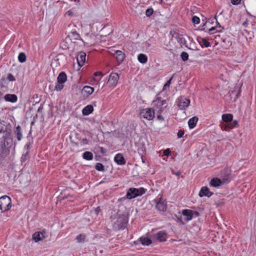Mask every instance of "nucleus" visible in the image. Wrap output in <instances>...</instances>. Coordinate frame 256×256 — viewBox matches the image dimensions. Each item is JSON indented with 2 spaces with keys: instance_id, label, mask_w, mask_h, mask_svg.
<instances>
[{
  "instance_id": "obj_53",
  "label": "nucleus",
  "mask_w": 256,
  "mask_h": 256,
  "mask_svg": "<svg viewBox=\"0 0 256 256\" xmlns=\"http://www.w3.org/2000/svg\"><path fill=\"white\" fill-rule=\"evenodd\" d=\"M156 239L160 240V232H157L156 234Z\"/></svg>"
},
{
  "instance_id": "obj_32",
  "label": "nucleus",
  "mask_w": 256,
  "mask_h": 256,
  "mask_svg": "<svg viewBox=\"0 0 256 256\" xmlns=\"http://www.w3.org/2000/svg\"><path fill=\"white\" fill-rule=\"evenodd\" d=\"M40 233L42 236V240L48 238V232L46 230H42L40 232Z\"/></svg>"
},
{
  "instance_id": "obj_2",
  "label": "nucleus",
  "mask_w": 256,
  "mask_h": 256,
  "mask_svg": "<svg viewBox=\"0 0 256 256\" xmlns=\"http://www.w3.org/2000/svg\"><path fill=\"white\" fill-rule=\"evenodd\" d=\"M128 218L124 214L120 215L114 223V226L118 230H124L128 222Z\"/></svg>"
},
{
  "instance_id": "obj_1",
  "label": "nucleus",
  "mask_w": 256,
  "mask_h": 256,
  "mask_svg": "<svg viewBox=\"0 0 256 256\" xmlns=\"http://www.w3.org/2000/svg\"><path fill=\"white\" fill-rule=\"evenodd\" d=\"M146 190V189L142 187L138 188H132L128 190L126 196L128 199L130 200L142 195Z\"/></svg>"
},
{
  "instance_id": "obj_20",
  "label": "nucleus",
  "mask_w": 256,
  "mask_h": 256,
  "mask_svg": "<svg viewBox=\"0 0 256 256\" xmlns=\"http://www.w3.org/2000/svg\"><path fill=\"white\" fill-rule=\"evenodd\" d=\"M198 118L196 116H194L190 118L188 122V124L190 128H194L198 122Z\"/></svg>"
},
{
  "instance_id": "obj_51",
  "label": "nucleus",
  "mask_w": 256,
  "mask_h": 256,
  "mask_svg": "<svg viewBox=\"0 0 256 256\" xmlns=\"http://www.w3.org/2000/svg\"><path fill=\"white\" fill-rule=\"evenodd\" d=\"M166 240V237L164 236L162 234H161V242H165Z\"/></svg>"
},
{
  "instance_id": "obj_12",
  "label": "nucleus",
  "mask_w": 256,
  "mask_h": 256,
  "mask_svg": "<svg viewBox=\"0 0 256 256\" xmlns=\"http://www.w3.org/2000/svg\"><path fill=\"white\" fill-rule=\"evenodd\" d=\"M212 194V192H210L208 188L206 186H203L200 190L198 195L200 197L204 196L210 197Z\"/></svg>"
},
{
  "instance_id": "obj_11",
  "label": "nucleus",
  "mask_w": 256,
  "mask_h": 256,
  "mask_svg": "<svg viewBox=\"0 0 256 256\" xmlns=\"http://www.w3.org/2000/svg\"><path fill=\"white\" fill-rule=\"evenodd\" d=\"M114 161L118 165H124L126 163V160L120 153H118L115 156Z\"/></svg>"
},
{
  "instance_id": "obj_60",
  "label": "nucleus",
  "mask_w": 256,
  "mask_h": 256,
  "mask_svg": "<svg viewBox=\"0 0 256 256\" xmlns=\"http://www.w3.org/2000/svg\"><path fill=\"white\" fill-rule=\"evenodd\" d=\"M160 119H161V120H163L164 118L161 116Z\"/></svg>"
},
{
  "instance_id": "obj_13",
  "label": "nucleus",
  "mask_w": 256,
  "mask_h": 256,
  "mask_svg": "<svg viewBox=\"0 0 256 256\" xmlns=\"http://www.w3.org/2000/svg\"><path fill=\"white\" fill-rule=\"evenodd\" d=\"M4 99L6 102L14 103L17 102L18 97L14 94H6L4 96Z\"/></svg>"
},
{
  "instance_id": "obj_43",
  "label": "nucleus",
  "mask_w": 256,
  "mask_h": 256,
  "mask_svg": "<svg viewBox=\"0 0 256 256\" xmlns=\"http://www.w3.org/2000/svg\"><path fill=\"white\" fill-rule=\"evenodd\" d=\"M100 152L102 154H105L107 152V150L106 148H104L103 147H100Z\"/></svg>"
},
{
  "instance_id": "obj_35",
  "label": "nucleus",
  "mask_w": 256,
  "mask_h": 256,
  "mask_svg": "<svg viewBox=\"0 0 256 256\" xmlns=\"http://www.w3.org/2000/svg\"><path fill=\"white\" fill-rule=\"evenodd\" d=\"M166 202H165V200L163 201L162 200L161 198V210H162V211H165L166 210Z\"/></svg>"
},
{
  "instance_id": "obj_61",
  "label": "nucleus",
  "mask_w": 256,
  "mask_h": 256,
  "mask_svg": "<svg viewBox=\"0 0 256 256\" xmlns=\"http://www.w3.org/2000/svg\"><path fill=\"white\" fill-rule=\"evenodd\" d=\"M166 106H167V105H166V106H164V108H166Z\"/></svg>"
},
{
  "instance_id": "obj_8",
  "label": "nucleus",
  "mask_w": 256,
  "mask_h": 256,
  "mask_svg": "<svg viewBox=\"0 0 256 256\" xmlns=\"http://www.w3.org/2000/svg\"><path fill=\"white\" fill-rule=\"evenodd\" d=\"M228 182V179L220 180L218 178H213L210 182V185L214 187H217L222 184L226 183Z\"/></svg>"
},
{
  "instance_id": "obj_40",
  "label": "nucleus",
  "mask_w": 256,
  "mask_h": 256,
  "mask_svg": "<svg viewBox=\"0 0 256 256\" xmlns=\"http://www.w3.org/2000/svg\"><path fill=\"white\" fill-rule=\"evenodd\" d=\"M170 153V151L169 148L166 149L164 150V155L166 156H168Z\"/></svg>"
},
{
  "instance_id": "obj_17",
  "label": "nucleus",
  "mask_w": 256,
  "mask_h": 256,
  "mask_svg": "<svg viewBox=\"0 0 256 256\" xmlns=\"http://www.w3.org/2000/svg\"><path fill=\"white\" fill-rule=\"evenodd\" d=\"M182 214L186 217V220L188 221L192 219V212L189 210H182Z\"/></svg>"
},
{
  "instance_id": "obj_47",
  "label": "nucleus",
  "mask_w": 256,
  "mask_h": 256,
  "mask_svg": "<svg viewBox=\"0 0 256 256\" xmlns=\"http://www.w3.org/2000/svg\"><path fill=\"white\" fill-rule=\"evenodd\" d=\"M82 142H83L84 144H88V140L87 138H82Z\"/></svg>"
},
{
  "instance_id": "obj_34",
  "label": "nucleus",
  "mask_w": 256,
  "mask_h": 256,
  "mask_svg": "<svg viewBox=\"0 0 256 256\" xmlns=\"http://www.w3.org/2000/svg\"><path fill=\"white\" fill-rule=\"evenodd\" d=\"M181 58L182 59V60L184 62L186 61V60H188V54L185 52H183L182 54H181Z\"/></svg>"
},
{
  "instance_id": "obj_21",
  "label": "nucleus",
  "mask_w": 256,
  "mask_h": 256,
  "mask_svg": "<svg viewBox=\"0 0 256 256\" xmlns=\"http://www.w3.org/2000/svg\"><path fill=\"white\" fill-rule=\"evenodd\" d=\"M198 40L202 46H204L206 48H208L210 46V42H208L207 39L205 38H198Z\"/></svg>"
},
{
  "instance_id": "obj_59",
  "label": "nucleus",
  "mask_w": 256,
  "mask_h": 256,
  "mask_svg": "<svg viewBox=\"0 0 256 256\" xmlns=\"http://www.w3.org/2000/svg\"><path fill=\"white\" fill-rule=\"evenodd\" d=\"M157 118H158V119H160V114H158V115H157Z\"/></svg>"
},
{
  "instance_id": "obj_46",
  "label": "nucleus",
  "mask_w": 256,
  "mask_h": 256,
  "mask_svg": "<svg viewBox=\"0 0 256 256\" xmlns=\"http://www.w3.org/2000/svg\"><path fill=\"white\" fill-rule=\"evenodd\" d=\"M66 13L68 16H72L73 15V11L72 10H68L66 12Z\"/></svg>"
},
{
  "instance_id": "obj_54",
  "label": "nucleus",
  "mask_w": 256,
  "mask_h": 256,
  "mask_svg": "<svg viewBox=\"0 0 256 256\" xmlns=\"http://www.w3.org/2000/svg\"><path fill=\"white\" fill-rule=\"evenodd\" d=\"M215 29V28L214 27H212V28H210L209 29V32L210 33V34H212L213 32L212 31Z\"/></svg>"
},
{
  "instance_id": "obj_5",
  "label": "nucleus",
  "mask_w": 256,
  "mask_h": 256,
  "mask_svg": "<svg viewBox=\"0 0 256 256\" xmlns=\"http://www.w3.org/2000/svg\"><path fill=\"white\" fill-rule=\"evenodd\" d=\"M120 76L117 73L112 72L107 82L108 86L110 88H114L116 86Z\"/></svg>"
},
{
  "instance_id": "obj_4",
  "label": "nucleus",
  "mask_w": 256,
  "mask_h": 256,
  "mask_svg": "<svg viewBox=\"0 0 256 256\" xmlns=\"http://www.w3.org/2000/svg\"><path fill=\"white\" fill-rule=\"evenodd\" d=\"M67 80V76L65 72H60L57 77V82L56 83L54 90L60 91L64 87V84Z\"/></svg>"
},
{
  "instance_id": "obj_50",
  "label": "nucleus",
  "mask_w": 256,
  "mask_h": 256,
  "mask_svg": "<svg viewBox=\"0 0 256 256\" xmlns=\"http://www.w3.org/2000/svg\"><path fill=\"white\" fill-rule=\"evenodd\" d=\"M100 208L98 206V207H97L96 209V214H98L99 212L100 211Z\"/></svg>"
},
{
  "instance_id": "obj_15",
  "label": "nucleus",
  "mask_w": 256,
  "mask_h": 256,
  "mask_svg": "<svg viewBox=\"0 0 256 256\" xmlns=\"http://www.w3.org/2000/svg\"><path fill=\"white\" fill-rule=\"evenodd\" d=\"M115 53L117 61L120 63L122 62L125 58L124 53L121 50H116Z\"/></svg>"
},
{
  "instance_id": "obj_6",
  "label": "nucleus",
  "mask_w": 256,
  "mask_h": 256,
  "mask_svg": "<svg viewBox=\"0 0 256 256\" xmlns=\"http://www.w3.org/2000/svg\"><path fill=\"white\" fill-rule=\"evenodd\" d=\"M140 116L148 120H152L154 116V112L152 108H144L142 110Z\"/></svg>"
},
{
  "instance_id": "obj_33",
  "label": "nucleus",
  "mask_w": 256,
  "mask_h": 256,
  "mask_svg": "<svg viewBox=\"0 0 256 256\" xmlns=\"http://www.w3.org/2000/svg\"><path fill=\"white\" fill-rule=\"evenodd\" d=\"M95 168L98 171L104 172V166L100 162H98L96 164Z\"/></svg>"
},
{
  "instance_id": "obj_56",
  "label": "nucleus",
  "mask_w": 256,
  "mask_h": 256,
  "mask_svg": "<svg viewBox=\"0 0 256 256\" xmlns=\"http://www.w3.org/2000/svg\"><path fill=\"white\" fill-rule=\"evenodd\" d=\"M3 94L0 90V100L2 98Z\"/></svg>"
},
{
  "instance_id": "obj_16",
  "label": "nucleus",
  "mask_w": 256,
  "mask_h": 256,
  "mask_svg": "<svg viewBox=\"0 0 256 256\" xmlns=\"http://www.w3.org/2000/svg\"><path fill=\"white\" fill-rule=\"evenodd\" d=\"M94 108L92 105H88L83 108L82 110V114L88 116L92 112Z\"/></svg>"
},
{
  "instance_id": "obj_42",
  "label": "nucleus",
  "mask_w": 256,
  "mask_h": 256,
  "mask_svg": "<svg viewBox=\"0 0 256 256\" xmlns=\"http://www.w3.org/2000/svg\"><path fill=\"white\" fill-rule=\"evenodd\" d=\"M8 140H10V142H12V139L11 138H5V140H4V146H6V143H5V142H6V145H7V146H8Z\"/></svg>"
},
{
  "instance_id": "obj_19",
  "label": "nucleus",
  "mask_w": 256,
  "mask_h": 256,
  "mask_svg": "<svg viewBox=\"0 0 256 256\" xmlns=\"http://www.w3.org/2000/svg\"><path fill=\"white\" fill-rule=\"evenodd\" d=\"M140 241L141 244L144 246H148L152 244V240L150 238L146 236L140 238Z\"/></svg>"
},
{
  "instance_id": "obj_31",
  "label": "nucleus",
  "mask_w": 256,
  "mask_h": 256,
  "mask_svg": "<svg viewBox=\"0 0 256 256\" xmlns=\"http://www.w3.org/2000/svg\"><path fill=\"white\" fill-rule=\"evenodd\" d=\"M68 28L70 30V31L68 32H78L77 26L74 24H68Z\"/></svg>"
},
{
  "instance_id": "obj_3",
  "label": "nucleus",
  "mask_w": 256,
  "mask_h": 256,
  "mask_svg": "<svg viewBox=\"0 0 256 256\" xmlns=\"http://www.w3.org/2000/svg\"><path fill=\"white\" fill-rule=\"evenodd\" d=\"M12 207V200L10 197L4 196L0 198V210L2 212L9 210Z\"/></svg>"
},
{
  "instance_id": "obj_55",
  "label": "nucleus",
  "mask_w": 256,
  "mask_h": 256,
  "mask_svg": "<svg viewBox=\"0 0 256 256\" xmlns=\"http://www.w3.org/2000/svg\"><path fill=\"white\" fill-rule=\"evenodd\" d=\"M62 48H63V49H66H66H68V48H69L68 46H67V45H64V46H62Z\"/></svg>"
},
{
  "instance_id": "obj_36",
  "label": "nucleus",
  "mask_w": 256,
  "mask_h": 256,
  "mask_svg": "<svg viewBox=\"0 0 256 256\" xmlns=\"http://www.w3.org/2000/svg\"><path fill=\"white\" fill-rule=\"evenodd\" d=\"M154 12V10L152 8H148L146 10V15L147 16H148L150 17V16H151L152 14Z\"/></svg>"
},
{
  "instance_id": "obj_14",
  "label": "nucleus",
  "mask_w": 256,
  "mask_h": 256,
  "mask_svg": "<svg viewBox=\"0 0 256 256\" xmlns=\"http://www.w3.org/2000/svg\"><path fill=\"white\" fill-rule=\"evenodd\" d=\"M94 88L90 86H86L82 90V93L86 94V96H89L94 92Z\"/></svg>"
},
{
  "instance_id": "obj_41",
  "label": "nucleus",
  "mask_w": 256,
  "mask_h": 256,
  "mask_svg": "<svg viewBox=\"0 0 256 256\" xmlns=\"http://www.w3.org/2000/svg\"><path fill=\"white\" fill-rule=\"evenodd\" d=\"M230 124H232V126L234 127H238V122L236 120H234L230 122Z\"/></svg>"
},
{
  "instance_id": "obj_23",
  "label": "nucleus",
  "mask_w": 256,
  "mask_h": 256,
  "mask_svg": "<svg viewBox=\"0 0 256 256\" xmlns=\"http://www.w3.org/2000/svg\"><path fill=\"white\" fill-rule=\"evenodd\" d=\"M138 60L140 62L144 64L147 62L148 57L146 54H140L138 55Z\"/></svg>"
},
{
  "instance_id": "obj_39",
  "label": "nucleus",
  "mask_w": 256,
  "mask_h": 256,
  "mask_svg": "<svg viewBox=\"0 0 256 256\" xmlns=\"http://www.w3.org/2000/svg\"><path fill=\"white\" fill-rule=\"evenodd\" d=\"M184 134V132L183 130H179L178 132L177 136L178 138H181Z\"/></svg>"
},
{
  "instance_id": "obj_49",
  "label": "nucleus",
  "mask_w": 256,
  "mask_h": 256,
  "mask_svg": "<svg viewBox=\"0 0 256 256\" xmlns=\"http://www.w3.org/2000/svg\"><path fill=\"white\" fill-rule=\"evenodd\" d=\"M172 172L173 174H175L176 176H179L180 174H181L180 172V171H178L177 172H174L172 170Z\"/></svg>"
},
{
  "instance_id": "obj_18",
  "label": "nucleus",
  "mask_w": 256,
  "mask_h": 256,
  "mask_svg": "<svg viewBox=\"0 0 256 256\" xmlns=\"http://www.w3.org/2000/svg\"><path fill=\"white\" fill-rule=\"evenodd\" d=\"M222 118L225 123L230 122L232 120L233 116L230 114H225L222 115Z\"/></svg>"
},
{
  "instance_id": "obj_45",
  "label": "nucleus",
  "mask_w": 256,
  "mask_h": 256,
  "mask_svg": "<svg viewBox=\"0 0 256 256\" xmlns=\"http://www.w3.org/2000/svg\"><path fill=\"white\" fill-rule=\"evenodd\" d=\"M94 76H102V72H94Z\"/></svg>"
},
{
  "instance_id": "obj_9",
  "label": "nucleus",
  "mask_w": 256,
  "mask_h": 256,
  "mask_svg": "<svg viewBox=\"0 0 256 256\" xmlns=\"http://www.w3.org/2000/svg\"><path fill=\"white\" fill-rule=\"evenodd\" d=\"M68 38L74 43H76V41L78 40L84 42L80 38V34L78 32H68Z\"/></svg>"
},
{
  "instance_id": "obj_28",
  "label": "nucleus",
  "mask_w": 256,
  "mask_h": 256,
  "mask_svg": "<svg viewBox=\"0 0 256 256\" xmlns=\"http://www.w3.org/2000/svg\"><path fill=\"white\" fill-rule=\"evenodd\" d=\"M172 79V77L167 82L164 84L163 88H162V92H167L168 90L170 89V84L171 83V81Z\"/></svg>"
},
{
  "instance_id": "obj_44",
  "label": "nucleus",
  "mask_w": 256,
  "mask_h": 256,
  "mask_svg": "<svg viewBox=\"0 0 256 256\" xmlns=\"http://www.w3.org/2000/svg\"><path fill=\"white\" fill-rule=\"evenodd\" d=\"M240 0H231V2L233 4H239Z\"/></svg>"
},
{
  "instance_id": "obj_25",
  "label": "nucleus",
  "mask_w": 256,
  "mask_h": 256,
  "mask_svg": "<svg viewBox=\"0 0 256 256\" xmlns=\"http://www.w3.org/2000/svg\"><path fill=\"white\" fill-rule=\"evenodd\" d=\"M82 158L86 160H90L93 158V154L90 152H85L82 154Z\"/></svg>"
},
{
  "instance_id": "obj_38",
  "label": "nucleus",
  "mask_w": 256,
  "mask_h": 256,
  "mask_svg": "<svg viewBox=\"0 0 256 256\" xmlns=\"http://www.w3.org/2000/svg\"><path fill=\"white\" fill-rule=\"evenodd\" d=\"M8 79L11 82L15 80V78L12 74H8Z\"/></svg>"
},
{
  "instance_id": "obj_29",
  "label": "nucleus",
  "mask_w": 256,
  "mask_h": 256,
  "mask_svg": "<svg viewBox=\"0 0 256 256\" xmlns=\"http://www.w3.org/2000/svg\"><path fill=\"white\" fill-rule=\"evenodd\" d=\"M86 236L84 234H80L76 237V240L78 242H82L85 241Z\"/></svg>"
},
{
  "instance_id": "obj_26",
  "label": "nucleus",
  "mask_w": 256,
  "mask_h": 256,
  "mask_svg": "<svg viewBox=\"0 0 256 256\" xmlns=\"http://www.w3.org/2000/svg\"><path fill=\"white\" fill-rule=\"evenodd\" d=\"M32 239L34 240L35 242H38L39 241L42 240L40 232H35L32 234Z\"/></svg>"
},
{
  "instance_id": "obj_10",
  "label": "nucleus",
  "mask_w": 256,
  "mask_h": 256,
  "mask_svg": "<svg viewBox=\"0 0 256 256\" xmlns=\"http://www.w3.org/2000/svg\"><path fill=\"white\" fill-rule=\"evenodd\" d=\"M86 54L84 52H80L77 55V61L79 66H82L86 62Z\"/></svg>"
},
{
  "instance_id": "obj_58",
  "label": "nucleus",
  "mask_w": 256,
  "mask_h": 256,
  "mask_svg": "<svg viewBox=\"0 0 256 256\" xmlns=\"http://www.w3.org/2000/svg\"><path fill=\"white\" fill-rule=\"evenodd\" d=\"M247 24H248V23H247V22H244L243 23V25H244V26H246V25H247Z\"/></svg>"
},
{
  "instance_id": "obj_48",
  "label": "nucleus",
  "mask_w": 256,
  "mask_h": 256,
  "mask_svg": "<svg viewBox=\"0 0 256 256\" xmlns=\"http://www.w3.org/2000/svg\"><path fill=\"white\" fill-rule=\"evenodd\" d=\"M28 154V152L26 154H23L21 158L22 161H24L26 160V156Z\"/></svg>"
},
{
  "instance_id": "obj_37",
  "label": "nucleus",
  "mask_w": 256,
  "mask_h": 256,
  "mask_svg": "<svg viewBox=\"0 0 256 256\" xmlns=\"http://www.w3.org/2000/svg\"><path fill=\"white\" fill-rule=\"evenodd\" d=\"M192 22L194 24H198L200 22V18L196 16H194L192 18Z\"/></svg>"
},
{
  "instance_id": "obj_7",
  "label": "nucleus",
  "mask_w": 256,
  "mask_h": 256,
  "mask_svg": "<svg viewBox=\"0 0 256 256\" xmlns=\"http://www.w3.org/2000/svg\"><path fill=\"white\" fill-rule=\"evenodd\" d=\"M190 104V100L184 97H180L178 100V106L180 110H185Z\"/></svg>"
},
{
  "instance_id": "obj_30",
  "label": "nucleus",
  "mask_w": 256,
  "mask_h": 256,
  "mask_svg": "<svg viewBox=\"0 0 256 256\" xmlns=\"http://www.w3.org/2000/svg\"><path fill=\"white\" fill-rule=\"evenodd\" d=\"M6 130V122L0 119V133L4 132Z\"/></svg>"
},
{
  "instance_id": "obj_27",
  "label": "nucleus",
  "mask_w": 256,
  "mask_h": 256,
  "mask_svg": "<svg viewBox=\"0 0 256 256\" xmlns=\"http://www.w3.org/2000/svg\"><path fill=\"white\" fill-rule=\"evenodd\" d=\"M26 56L24 52H20L18 56V60L21 62L23 63L26 61Z\"/></svg>"
},
{
  "instance_id": "obj_24",
  "label": "nucleus",
  "mask_w": 256,
  "mask_h": 256,
  "mask_svg": "<svg viewBox=\"0 0 256 256\" xmlns=\"http://www.w3.org/2000/svg\"><path fill=\"white\" fill-rule=\"evenodd\" d=\"M233 128L234 126H232V124H230V122L224 123L221 126L222 130L228 132Z\"/></svg>"
},
{
  "instance_id": "obj_22",
  "label": "nucleus",
  "mask_w": 256,
  "mask_h": 256,
  "mask_svg": "<svg viewBox=\"0 0 256 256\" xmlns=\"http://www.w3.org/2000/svg\"><path fill=\"white\" fill-rule=\"evenodd\" d=\"M15 134H16V138L18 141L22 139V135L21 132V128L20 126H18L14 131Z\"/></svg>"
},
{
  "instance_id": "obj_57",
  "label": "nucleus",
  "mask_w": 256,
  "mask_h": 256,
  "mask_svg": "<svg viewBox=\"0 0 256 256\" xmlns=\"http://www.w3.org/2000/svg\"><path fill=\"white\" fill-rule=\"evenodd\" d=\"M160 202V198L159 200L158 199L157 204L156 206V208H158V204Z\"/></svg>"
},
{
  "instance_id": "obj_52",
  "label": "nucleus",
  "mask_w": 256,
  "mask_h": 256,
  "mask_svg": "<svg viewBox=\"0 0 256 256\" xmlns=\"http://www.w3.org/2000/svg\"><path fill=\"white\" fill-rule=\"evenodd\" d=\"M166 104V100H162L161 101V106H164Z\"/></svg>"
}]
</instances>
